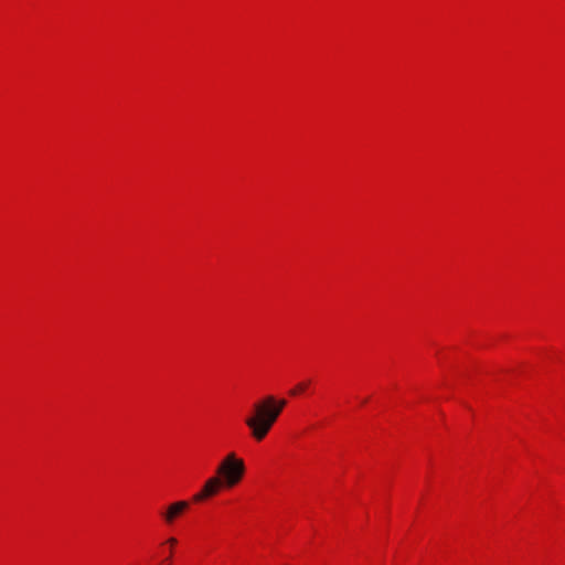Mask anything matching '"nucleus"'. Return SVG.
I'll return each instance as SVG.
<instances>
[{
  "instance_id": "1",
  "label": "nucleus",
  "mask_w": 565,
  "mask_h": 565,
  "mask_svg": "<svg viewBox=\"0 0 565 565\" xmlns=\"http://www.w3.org/2000/svg\"><path fill=\"white\" fill-rule=\"evenodd\" d=\"M280 413L269 405L265 398L253 406V413L245 418V425L250 430V436L262 441L270 431Z\"/></svg>"
},
{
  "instance_id": "2",
  "label": "nucleus",
  "mask_w": 565,
  "mask_h": 565,
  "mask_svg": "<svg viewBox=\"0 0 565 565\" xmlns=\"http://www.w3.org/2000/svg\"><path fill=\"white\" fill-rule=\"evenodd\" d=\"M245 473L243 459L237 458L234 452L228 454L218 465L216 476L221 478L224 488H233L241 482Z\"/></svg>"
},
{
  "instance_id": "3",
  "label": "nucleus",
  "mask_w": 565,
  "mask_h": 565,
  "mask_svg": "<svg viewBox=\"0 0 565 565\" xmlns=\"http://www.w3.org/2000/svg\"><path fill=\"white\" fill-rule=\"evenodd\" d=\"M223 487L224 484L221 478L217 476L211 477L205 481L202 490L193 495V501L201 502L211 497H214Z\"/></svg>"
},
{
  "instance_id": "4",
  "label": "nucleus",
  "mask_w": 565,
  "mask_h": 565,
  "mask_svg": "<svg viewBox=\"0 0 565 565\" xmlns=\"http://www.w3.org/2000/svg\"><path fill=\"white\" fill-rule=\"evenodd\" d=\"M188 509L189 502L177 501L168 505L167 510L163 511L161 515L167 524H172L174 520Z\"/></svg>"
},
{
  "instance_id": "5",
  "label": "nucleus",
  "mask_w": 565,
  "mask_h": 565,
  "mask_svg": "<svg viewBox=\"0 0 565 565\" xmlns=\"http://www.w3.org/2000/svg\"><path fill=\"white\" fill-rule=\"evenodd\" d=\"M266 402L271 405L275 409H278V412L281 414L282 409L286 407L287 405V401L281 398V399H277L275 396L273 395H268L265 397Z\"/></svg>"
},
{
  "instance_id": "6",
  "label": "nucleus",
  "mask_w": 565,
  "mask_h": 565,
  "mask_svg": "<svg viewBox=\"0 0 565 565\" xmlns=\"http://www.w3.org/2000/svg\"><path fill=\"white\" fill-rule=\"evenodd\" d=\"M308 384H309V382H302V383L297 384L292 390H290L289 394L291 396H296V395L305 392L306 388L308 387Z\"/></svg>"
},
{
  "instance_id": "7",
  "label": "nucleus",
  "mask_w": 565,
  "mask_h": 565,
  "mask_svg": "<svg viewBox=\"0 0 565 565\" xmlns=\"http://www.w3.org/2000/svg\"><path fill=\"white\" fill-rule=\"evenodd\" d=\"M167 543H169L170 545H172V546H173V545H175V544H177V539H174V537H170V539L167 541Z\"/></svg>"
}]
</instances>
